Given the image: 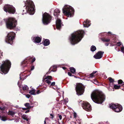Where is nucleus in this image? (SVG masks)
I'll return each mask as SVG.
<instances>
[{"label":"nucleus","instance_id":"28","mask_svg":"<svg viewBox=\"0 0 124 124\" xmlns=\"http://www.w3.org/2000/svg\"><path fill=\"white\" fill-rule=\"evenodd\" d=\"M15 114V112L12 111H10L8 113V115H10L12 116H13Z\"/></svg>","mask_w":124,"mask_h":124},{"label":"nucleus","instance_id":"61","mask_svg":"<svg viewBox=\"0 0 124 124\" xmlns=\"http://www.w3.org/2000/svg\"><path fill=\"white\" fill-rule=\"evenodd\" d=\"M33 103V102H31L30 103V105H32Z\"/></svg>","mask_w":124,"mask_h":124},{"label":"nucleus","instance_id":"1","mask_svg":"<svg viewBox=\"0 0 124 124\" xmlns=\"http://www.w3.org/2000/svg\"><path fill=\"white\" fill-rule=\"evenodd\" d=\"M91 97L93 102L98 104L102 103L105 100V96L98 91L93 92Z\"/></svg>","mask_w":124,"mask_h":124},{"label":"nucleus","instance_id":"29","mask_svg":"<svg viewBox=\"0 0 124 124\" xmlns=\"http://www.w3.org/2000/svg\"><path fill=\"white\" fill-rule=\"evenodd\" d=\"M118 84H121V85H124V82H123L121 80H119L118 81Z\"/></svg>","mask_w":124,"mask_h":124},{"label":"nucleus","instance_id":"36","mask_svg":"<svg viewBox=\"0 0 124 124\" xmlns=\"http://www.w3.org/2000/svg\"><path fill=\"white\" fill-rule=\"evenodd\" d=\"M68 75L69 76H74L75 78H77L75 76H74V75H72V74L71 73V72H68Z\"/></svg>","mask_w":124,"mask_h":124},{"label":"nucleus","instance_id":"5","mask_svg":"<svg viewBox=\"0 0 124 124\" xmlns=\"http://www.w3.org/2000/svg\"><path fill=\"white\" fill-rule=\"evenodd\" d=\"M36 59L35 58H34L32 59V57L29 56L26 57V59L23 61L21 63V65L23 67H24L27 66L29 62H30V63L31 65V70H33L34 68V66L33 65V63L35 61Z\"/></svg>","mask_w":124,"mask_h":124},{"label":"nucleus","instance_id":"62","mask_svg":"<svg viewBox=\"0 0 124 124\" xmlns=\"http://www.w3.org/2000/svg\"><path fill=\"white\" fill-rule=\"evenodd\" d=\"M62 68L64 70H65L66 69V68L64 67H62Z\"/></svg>","mask_w":124,"mask_h":124},{"label":"nucleus","instance_id":"64","mask_svg":"<svg viewBox=\"0 0 124 124\" xmlns=\"http://www.w3.org/2000/svg\"><path fill=\"white\" fill-rule=\"evenodd\" d=\"M51 71H54V70L53 69Z\"/></svg>","mask_w":124,"mask_h":124},{"label":"nucleus","instance_id":"57","mask_svg":"<svg viewBox=\"0 0 124 124\" xmlns=\"http://www.w3.org/2000/svg\"><path fill=\"white\" fill-rule=\"evenodd\" d=\"M22 109L23 110H25L27 109V108H22Z\"/></svg>","mask_w":124,"mask_h":124},{"label":"nucleus","instance_id":"18","mask_svg":"<svg viewBox=\"0 0 124 124\" xmlns=\"http://www.w3.org/2000/svg\"><path fill=\"white\" fill-rule=\"evenodd\" d=\"M90 22L88 19L85 21L83 23V25L84 27H88L90 26L91 23Z\"/></svg>","mask_w":124,"mask_h":124},{"label":"nucleus","instance_id":"23","mask_svg":"<svg viewBox=\"0 0 124 124\" xmlns=\"http://www.w3.org/2000/svg\"><path fill=\"white\" fill-rule=\"evenodd\" d=\"M70 70L71 73L73 74H74L76 72L75 69L73 67H71L70 68Z\"/></svg>","mask_w":124,"mask_h":124},{"label":"nucleus","instance_id":"25","mask_svg":"<svg viewBox=\"0 0 124 124\" xmlns=\"http://www.w3.org/2000/svg\"><path fill=\"white\" fill-rule=\"evenodd\" d=\"M96 49V48L95 46H92L91 47V50L92 52H94Z\"/></svg>","mask_w":124,"mask_h":124},{"label":"nucleus","instance_id":"46","mask_svg":"<svg viewBox=\"0 0 124 124\" xmlns=\"http://www.w3.org/2000/svg\"><path fill=\"white\" fill-rule=\"evenodd\" d=\"M55 82H52L51 84V85L52 86H54L55 85Z\"/></svg>","mask_w":124,"mask_h":124},{"label":"nucleus","instance_id":"24","mask_svg":"<svg viewBox=\"0 0 124 124\" xmlns=\"http://www.w3.org/2000/svg\"><path fill=\"white\" fill-rule=\"evenodd\" d=\"M35 90L34 89H32L30 91L29 93L31 94L35 95L36 94L35 93Z\"/></svg>","mask_w":124,"mask_h":124},{"label":"nucleus","instance_id":"53","mask_svg":"<svg viewBox=\"0 0 124 124\" xmlns=\"http://www.w3.org/2000/svg\"><path fill=\"white\" fill-rule=\"evenodd\" d=\"M50 116H52L51 118L52 119H53L54 117L53 115L52 114H50Z\"/></svg>","mask_w":124,"mask_h":124},{"label":"nucleus","instance_id":"59","mask_svg":"<svg viewBox=\"0 0 124 124\" xmlns=\"http://www.w3.org/2000/svg\"><path fill=\"white\" fill-rule=\"evenodd\" d=\"M25 120H26L27 121H28L29 119L27 118Z\"/></svg>","mask_w":124,"mask_h":124},{"label":"nucleus","instance_id":"58","mask_svg":"<svg viewBox=\"0 0 124 124\" xmlns=\"http://www.w3.org/2000/svg\"><path fill=\"white\" fill-rule=\"evenodd\" d=\"M3 0H0V4L2 3Z\"/></svg>","mask_w":124,"mask_h":124},{"label":"nucleus","instance_id":"55","mask_svg":"<svg viewBox=\"0 0 124 124\" xmlns=\"http://www.w3.org/2000/svg\"><path fill=\"white\" fill-rule=\"evenodd\" d=\"M74 118H76V117L77 114L76 113H74Z\"/></svg>","mask_w":124,"mask_h":124},{"label":"nucleus","instance_id":"20","mask_svg":"<svg viewBox=\"0 0 124 124\" xmlns=\"http://www.w3.org/2000/svg\"><path fill=\"white\" fill-rule=\"evenodd\" d=\"M73 89L74 91H76V94L78 95V83L74 85L73 86Z\"/></svg>","mask_w":124,"mask_h":124},{"label":"nucleus","instance_id":"48","mask_svg":"<svg viewBox=\"0 0 124 124\" xmlns=\"http://www.w3.org/2000/svg\"><path fill=\"white\" fill-rule=\"evenodd\" d=\"M33 107V106H31L30 105L28 106V107L27 108V109H30L31 108V107L32 108Z\"/></svg>","mask_w":124,"mask_h":124},{"label":"nucleus","instance_id":"4","mask_svg":"<svg viewBox=\"0 0 124 124\" xmlns=\"http://www.w3.org/2000/svg\"><path fill=\"white\" fill-rule=\"evenodd\" d=\"M63 13L67 17H71L72 16L74 11L71 6L66 5L62 9Z\"/></svg>","mask_w":124,"mask_h":124},{"label":"nucleus","instance_id":"21","mask_svg":"<svg viewBox=\"0 0 124 124\" xmlns=\"http://www.w3.org/2000/svg\"><path fill=\"white\" fill-rule=\"evenodd\" d=\"M50 44L49 40L48 39H46L44 42L43 44L45 46H47Z\"/></svg>","mask_w":124,"mask_h":124},{"label":"nucleus","instance_id":"8","mask_svg":"<svg viewBox=\"0 0 124 124\" xmlns=\"http://www.w3.org/2000/svg\"><path fill=\"white\" fill-rule=\"evenodd\" d=\"M4 11L9 14H14L16 12L15 8L9 4H5L3 7Z\"/></svg>","mask_w":124,"mask_h":124},{"label":"nucleus","instance_id":"37","mask_svg":"<svg viewBox=\"0 0 124 124\" xmlns=\"http://www.w3.org/2000/svg\"><path fill=\"white\" fill-rule=\"evenodd\" d=\"M107 88L109 91H110L112 90H113V91H114V88H113H113L112 87H111L110 86H109V87H107Z\"/></svg>","mask_w":124,"mask_h":124},{"label":"nucleus","instance_id":"52","mask_svg":"<svg viewBox=\"0 0 124 124\" xmlns=\"http://www.w3.org/2000/svg\"><path fill=\"white\" fill-rule=\"evenodd\" d=\"M30 111V110H26L25 112V113H28Z\"/></svg>","mask_w":124,"mask_h":124},{"label":"nucleus","instance_id":"2","mask_svg":"<svg viewBox=\"0 0 124 124\" xmlns=\"http://www.w3.org/2000/svg\"><path fill=\"white\" fill-rule=\"evenodd\" d=\"M0 67V72L2 74H5L8 72L10 68L11 63L10 61L8 60L3 61Z\"/></svg>","mask_w":124,"mask_h":124},{"label":"nucleus","instance_id":"22","mask_svg":"<svg viewBox=\"0 0 124 124\" xmlns=\"http://www.w3.org/2000/svg\"><path fill=\"white\" fill-rule=\"evenodd\" d=\"M47 79L48 80H52V77L51 76H46V77L45 78H43V81H45V80Z\"/></svg>","mask_w":124,"mask_h":124},{"label":"nucleus","instance_id":"32","mask_svg":"<svg viewBox=\"0 0 124 124\" xmlns=\"http://www.w3.org/2000/svg\"><path fill=\"white\" fill-rule=\"evenodd\" d=\"M114 87L115 89H117L120 88V85H114Z\"/></svg>","mask_w":124,"mask_h":124},{"label":"nucleus","instance_id":"51","mask_svg":"<svg viewBox=\"0 0 124 124\" xmlns=\"http://www.w3.org/2000/svg\"><path fill=\"white\" fill-rule=\"evenodd\" d=\"M53 67L54 69H55L57 68V66L56 65H53Z\"/></svg>","mask_w":124,"mask_h":124},{"label":"nucleus","instance_id":"17","mask_svg":"<svg viewBox=\"0 0 124 124\" xmlns=\"http://www.w3.org/2000/svg\"><path fill=\"white\" fill-rule=\"evenodd\" d=\"M42 38L41 36L34 37L33 38L32 41L35 43H39L41 41Z\"/></svg>","mask_w":124,"mask_h":124},{"label":"nucleus","instance_id":"11","mask_svg":"<svg viewBox=\"0 0 124 124\" xmlns=\"http://www.w3.org/2000/svg\"><path fill=\"white\" fill-rule=\"evenodd\" d=\"M109 108L114 110L115 112H119L121 111L123 109L122 106L116 103H112L109 105Z\"/></svg>","mask_w":124,"mask_h":124},{"label":"nucleus","instance_id":"63","mask_svg":"<svg viewBox=\"0 0 124 124\" xmlns=\"http://www.w3.org/2000/svg\"><path fill=\"white\" fill-rule=\"evenodd\" d=\"M123 90L124 91V86H123V87L122 89H121Z\"/></svg>","mask_w":124,"mask_h":124},{"label":"nucleus","instance_id":"31","mask_svg":"<svg viewBox=\"0 0 124 124\" xmlns=\"http://www.w3.org/2000/svg\"><path fill=\"white\" fill-rule=\"evenodd\" d=\"M101 40L104 42H108L110 41V39L106 38L102 39Z\"/></svg>","mask_w":124,"mask_h":124},{"label":"nucleus","instance_id":"13","mask_svg":"<svg viewBox=\"0 0 124 124\" xmlns=\"http://www.w3.org/2000/svg\"><path fill=\"white\" fill-rule=\"evenodd\" d=\"M84 34V31L82 30L78 31V42L81 40L83 37Z\"/></svg>","mask_w":124,"mask_h":124},{"label":"nucleus","instance_id":"50","mask_svg":"<svg viewBox=\"0 0 124 124\" xmlns=\"http://www.w3.org/2000/svg\"><path fill=\"white\" fill-rule=\"evenodd\" d=\"M59 117L60 119L61 120L62 119V116L61 115H59Z\"/></svg>","mask_w":124,"mask_h":124},{"label":"nucleus","instance_id":"16","mask_svg":"<svg viewBox=\"0 0 124 124\" xmlns=\"http://www.w3.org/2000/svg\"><path fill=\"white\" fill-rule=\"evenodd\" d=\"M103 53V52L99 51L93 57L97 59H100L102 57Z\"/></svg>","mask_w":124,"mask_h":124},{"label":"nucleus","instance_id":"40","mask_svg":"<svg viewBox=\"0 0 124 124\" xmlns=\"http://www.w3.org/2000/svg\"><path fill=\"white\" fill-rule=\"evenodd\" d=\"M5 107L0 106V109L2 110H5Z\"/></svg>","mask_w":124,"mask_h":124},{"label":"nucleus","instance_id":"9","mask_svg":"<svg viewBox=\"0 0 124 124\" xmlns=\"http://www.w3.org/2000/svg\"><path fill=\"white\" fill-rule=\"evenodd\" d=\"M42 16V21L44 24L47 25L50 22L52 17L50 15L46 12L43 14Z\"/></svg>","mask_w":124,"mask_h":124},{"label":"nucleus","instance_id":"12","mask_svg":"<svg viewBox=\"0 0 124 124\" xmlns=\"http://www.w3.org/2000/svg\"><path fill=\"white\" fill-rule=\"evenodd\" d=\"M82 106L83 109L87 111H90L92 110L91 106L88 102H83L82 103Z\"/></svg>","mask_w":124,"mask_h":124},{"label":"nucleus","instance_id":"45","mask_svg":"<svg viewBox=\"0 0 124 124\" xmlns=\"http://www.w3.org/2000/svg\"><path fill=\"white\" fill-rule=\"evenodd\" d=\"M46 87H45L44 86L43 87H42L41 88H40V89L41 90V89H43L44 90H45L46 88Z\"/></svg>","mask_w":124,"mask_h":124},{"label":"nucleus","instance_id":"43","mask_svg":"<svg viewBox=\"0 0 124 124\" xmlns=\"http://www.w3.org/2000/svg\"><path fill=\"white\" fill-rule=\"evenodd\" d=\"M82 121H81V119H78V123H79V124H80L81 123V122Z\"/></svg>","mask_w":124,"mask_h":124},{"label":"nucleus","instance_id":"54","mask_svg":"<svg viewBox=\"0 0 124 124\" xmlns=\"http://www.w3.org/2000/svg\"><path fill=\"white\" fill-rule=\"evenodd\" d=\"M51 68H50L49 69V72H47L46 73V74H49L50 73V72H49V71H50V70H51Z\"/></svg>","mask_w":124,"mask_h":124},{"label":"nucleus","instance_id":"47","mask_svg":"<svg viewBox=\"0 0 124 124\" xmlns=\"http://www.w3.org/2000/svg\"><path fill=\"white\" fill-rule=\"evenodd\" d=\"M117 44L118 46H120L121 45V42H119L117 43Z\"/></svg>","mask_w":124,"mask_h":124},{"label":"nucleus","instance_id":"30","mask_svg":"<svg viewBox=\"0 0 124 124\" xmlns=\"http://www.w3.org/2000/svg\"><path fill=\"white\" fill-rule=\"evenodd\" d=\"M22 89L23 90H27L28 89V87L26 85L23 86L22 87Z\"/></svg>","mask_w":124,"mask_h":124},{"label":"nucleus","instance_id":"7","mask_svg":"<svg viewBox=\"0 0 124 124\" xmlns=\"http://www.w3.org/2000/svg\"><path fill=\"white\" fill-rule=\"evenodd\" d=\"M16 34L13 32L8 33L6 37L5 41L8 44L12 45L15 38Z\"/></svg>","mask_w":124,"mask_h":124},{"label":"nucleus","instance_id":"19","mask_svg":"<svg viewBox=\"0 0 124 124\" xmlns=\"http://www.w3.org/2000/svg\"><path fill=\"white\" fill-rule=\"evenodd\" d=\"M60 13V11L58 9H55L54 11V15L56 17H58V16L59 15Z\"/></svg>","mask_w":124,"mask_h":124},{"label":"nucleus","instance_id":"27","mask_svg":"<svg viewBox=\"0 0 124 124\" xmlns=\"http://www.w3.org/2000/svg\"><path fill=\"white\" fill-rule=\"evenodd\" d=\"M97 72V71H94L90 75V77L92 78H93V77L95 76L94 75V74L96 73Z\"/></svg>","mask_w":124,"mask_h":124},{"label":"nucleus","instance_id":"38","mask_svg":"<svg viewBox=\"0 0 124 124\" xmlns=\"http://www.w3.org/2000/svg\"><path fill=\"white\" fill-rule=\"evenodd\" d=\"M45 82L49 85L50 83H51V82L49 80L47 79L45 80Z\"/></svg>","mask_w":124,"mask_h":124},{"label":"nucleus","instance_id":"44","mask_svg":"<svg viewBox=\"0 0 124 124\" xmlns=\"http://www.w3.org/2000/svg\"><path fill=\"white\" fill-rule=\"evenodd\" d=\"M31 95L29 94H27L26 95V97L28 98H29L31 97Z\"/></svg>","mask_w":124,"mask_h":124},{"label":"nucleus","instance_id":"3","mask_svg":"<svg viewBox=\"0 0 124 124\" xmlns=\"http://www.w3.org/2000/svg\"><path fill=\"white\" fill-rule=\"evenodd\" d=\"M17 21L16 19L11 17L8 18L6 21L7 28L8 29L12 30L14 29L16 27Z\"/></svg>","mask_w":124,"mask_h":124},{"label":"nucleus","instance_id":"56","mask_svg":"<svg viewBox=\"0 0 124 124\" xmlns=\"http://www.w3.org/2000/svg\"><path fill=\"white\" fill-rule=\"evenodd\" d=\"M47 119V118H45V120L44 121V124H46V121L45 120L46 119Z\"/></svg>","mask_w":124,"mask_h":124},{"label":"nucleus","instance_id":"26","mask_svg":"<svg viewBox=\"0 0 124 124\" xmlns=\"http://www.w3.org/2000/svg\"><path fill=\"white\" fill-rule=\"evenodd\" d=\"M0 118L1 120L3 121H5L7 120V118L4 116H0Z\"/></svg>","mask_w":124,"mask_h":124},{"label":"nucleus","instance_id":"60","mask_svg":"<svg viewBox=\"0 0 124 124\" xmlns=\"http://www.w3.org/2000/svg\"><path fill=\"white\" fill-rule=\"evenodd\" d=\"M105 45H106V46H108L109 44H108V43H106V44H105Z\"/></svg>","mask_w":124,"mask_h":124},{"label":"nucleus","instance_id":"35","mask_svg":"<svg viewBox=\"0 0 124 124\" xmlns=\"http://www.w3.org/2000/svg\"><path fill=\"white\" fill-rule=\"evenodd\" d=\"M22 117L23 119L25 120L26 118H27L28 117L26 115H23L22 116Z\"/></svg>","mask_w":124,"mask_h":124},{"label":"nucleus","instance_id":"14","mask_svg":"<svg viewBox=\"0 0 124 124\" xmlns=\"http://www.w3.org/2000/svg\"><path fill=\"white\" fill-rule=\"evenodd\" d=\"M78 95L83 94L84 91V88L82 85L79 86L78 85Z\"/></svg>","mask_w":124,"mask_h":124},{"label":"nucleus","instance_id":"33","mask_svg":"<svg viewBox=\"0 0 124 124\" xmlns=\"http://www.w3.org/2000/svg\"><path fill=\"white\" fill-rule=\"evenodd\" d=\"M108 79L109 80V83H114V79L110 77Z\"/></svg>","mask_w":124,"mask_h":124},{"label":"nucleus","instance_id":"39","mask_svg":"<svg viewBox=\"0 0 124 124\" xmlns=\"http://www.w3.org/2000/svg\"><path fill=\"white\" fill-rule=\"evenodd\" d=\"M113 83H109V86H110L111 87H112L113 88Z\"/></svg>","mask_w":124,"mask_h":124},{"label":"nucleus","instance_id":"49","mask_svg":"<svg viewBox=\"0 0 124 124\" xmlns=\"http://www.w3.org/2000/svg\"><path fill=\"white\" fill-rule=\"evenodd\" d=\"M41 92H40V91L39 90H38L36 92V93L37 94H39V93H40Z\"/></svg>","mask_w":124,"mask_h":124},{"label":"nucleus","instance_id":"6","mask_svg":"<svg viewBox=\"0 0 124 124\" xmlns=\"http://www.w3.org/2000/svg\"><path fill=\"white\" fill-rule=\"evenodd\" d=\"M26 9L29 12L33 14L35 11V6L32 1L31 0L26 1Z\"/></svg>","mask_w":124,"mask_h":124},{"label":"nucleus","instance_id":"42","mask_svg":"<svg viewBox=\"0 0 124 124\" xmlns=\"http://www.w3.org/2000/svg\"><path fill=\"white\" fill-rule=\"evenodd\" d=\"M121 51L124 54V47H123L121 48Z\"/></svg>","mask_w":124,"mask_h":124},{"label":"nucleus","instance_id":"15","mask_svg":"<svg viewBox=\"0 0 124 124\" xmlns=\"http://www.w3.org/2000/svg\"><path fill=\"white\" fill-rule=\"evenodd\" d=\"M60 19H57L56 21V26L57 29L60 30L62 26L63 25Z\"/></svg>","mask_w":124,"mask_h":124},{"label":"nucleus","instance_id":"10","mask_svg":"<svg viewBox=\"0 0 124 124\" xmlns=\"http://www.w3.org/2000/svg\"><path fill=\"white\" fill-rule=\"evenodd\" d=\"M69 39L71 44L75 45L78 43V31L73 33Z\"/></svg>","mask_w":124,"mask_h":124},{"label":"nucleus","instance_id":"41","mask_svg":"<svg viewBox=\"0 0 124 124\" xmlns=\"http://www.w3.org/2000/svg\"><path fill=\"white\" fill-rule=\"evenodd\" d=\"M30 105V104L28 103H26L24 104L25 106L26 107L28 108V106Z\"/></svg>","mask_w":124,"mask_h":124},{"label":"nucleus","instance_id":"34","mask_svg":"<svg viewBox=\"0 0 124 124\" xmlns=\"http://www.w3.org/2000/svg\"><path fill=\"white\" fill-rule=\"evenodd\" d=\"M93 83L97 85H99V83L98 82V81L96 79H95L94 80Z\"/></svg>","mask_w":124,"mask_h":124}]
</instances>
